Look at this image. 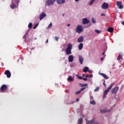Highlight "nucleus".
<instances>
[{"instance_id":"nucleus-62","label":"nucleus","mask_w":124,"mask_h":124,"mask_svg":"<svg viewBox=\"0 0 124 124\" xmlns=\"http://www.w3.org/2000/svg\"><path fill=\"white\" fill-rule=\"evenodd\" d=\"M30 30H28V31H29Z\"/></svg>"},{"instance_id":"nucleus-31","label":"nucleus","mask_w":124,"mask_h":124,"mask_svg":"<svg viewBox=\"0 0 124 124\" xmlns=\"http://www.w3.org/2000/svg\"><path fill=\"white\" fill-rule=\"evenodd\" d=\"M37 27H38V23H37V24H36L35 25H34V27H33V30H35V29H36V28H37Z\"/></svg>"},{"instance_id":"nucleus-42","label":"nucleus","mask_w":124,"mask_h":124,"mask_svg":"<svg viewBox=\"0 0 124 124\" xmlns=\"http://www.w3.org/2000/svg\"><path fill=\"white\" fill-rule=\"evenodd\" d=\"M26 34H28V32H26L25 33V34L24 35V37H23V39H25L26 38Z\"/></svg>"},{"instance_id":"nucleus-49","label":"nucleus","mask_w":124,"mask_h":124,"mask_svg":"<svg viewBox=\"0 0 124 124\" xmlns=\"http://www.w3.org/2000/svg\"><path fill=\"white\" fill-rule=\"evenodd\" d=\"M91 77H93V74H91L90 76H89V78H91Z\"/></svg>"},{"instance_id":"nucleus-27","label":"nucleus","mask_w":124,"mask_h":124,"mask_svg":"<svg viewBox=\"0 0 124 124\" xmlns=\"http://www.w3.org/2000/svg\"><path fill=\"white\" fill-rule=\"evenodd\" d=\"M95 32H96V33H101V31L96 29L95 30Z\"/></svg>"},{"instance_id":"nucleus-50","label":"nucleus","mask_w":124,"mask_h":124,"mask_svg":"<svg viewBox=\"0 0 124 124\" xmlns=\"http://www.w3.org/2000/svg\"><path fill=\"white\" fill-rule=\"evenodd\" d=\"M76 101L77 102H78V101H79V98H77Z\"/></svg>"},{"instance_id":"nucleus-60","label":"nucleus","mask_w":124,"mask_h":124,"mask_svg":"<svg viewBox=\"0 0 124 124\" xmlns=\"http://www.w3.org/2000/svg\"><path fill=\"white\" fill-rule=\"evenodd\" d=\"M114 65H115V64H113L112 65V66H114Z\"/></svg>"},{"instance_id":"nucleus-47","label":"nucleus","mask_w":124,"mask_h":124,"mask_svg":"<svg viewBox=\"0 0 124 124\" xmlns=\"http://www.w3.org/2000/svg\"><path fill=\"white\" fill-rule=\"evenodd\" d=\"M85 77H86V78H89L90 76H89V75H86V76H85Z\"/></svg>"},{"instance_id":"nucleus-63","label":"nucleus","mask_w":124,"mask_h":124,"mask_svg":"<svg viewBox=\"0 0 124 124\" xmlns=\"http://www.w3.org/2000/svg\"><path fill=\"white\" fill-rule=\"evenodd\" d=\"M117 100H119V99H117Z\"/></svg>"},{"instance_id":"nucleus-3","label":"nucleus","mask_w":124,"mask_h":124,"mask_svg":"<svg viewBox=\"0 0 124 124\" xmlns=\"http://www.w3.org/2000/svg\"><path fill=\"white\" fill-rule=\"evenodd\" d=\"M113 86H114V83H112L110 85V86L107 90H106L104 92V94L103 95V98H105V97H106L107 94H108V93H109V91H110V90H111V89H112V88H113Z\"/></svg>"},{"instance_id":"nucleus-20","label":"nucleus","mask_w":124,"mask_h":124,"mask_svg":"<svg viewBox=\"0 0 124 124\" xmlns=\"http://www.w3.org/2000/svg\"><path fill=\"white\" fill-rule=\"evenodd\" d=\"M93 122H94V119H92L90 121H87L86 122V124H93Z\"/></svg>"},{"instance_id":"nucleus-26","label":"nucleus","mask_w":124,"mask_h":124,"mask_svg":"<svg viewBox=\"0 0 124 124\" xmlns=\"http://www.w3.org/2000/svg\"><path fill=\"white\" fill-rule=\"evenodd\" d=\"M92 23L93 24H95L96 23V21H95V19L94 18H93V17L92 18Z\"/></svg>"},{"instance_id":"nucleus-55","label":"nucleus","mask_w":124,"mask_h":124,"mask_svg":"<svg viewBox=\"0 0 124 124\" xmlns=\"http://www.w3.org/2000/svg\"><path fill=\"white\" fill-rule=\"evenodd\" d=\"M94 124H98V122H96L95 123H94Z\"/></svg>"},{"instance_id":"nucleus-5","label":"nucleus","mask_w":124,"mask_h":124,"mask_svg":"<svg viewBox=\"0 0 124 124\" xmlns=\"http://www.w3.org/2000/svg\"><path fill=\"white\" fill-rule=\"evenodd\" d=\"M76 31L78 33H81L83 31V26L81 25H78L76 29Z\"/></svg>"},{"instance_id":"nucleus-51","label":"nucleus","mask_w":124,"mask_h":124,"mask_svg":"<svg viewBox=\"0 0 124 124\" xmlns=\"http://www.w3.org/2000/svg\"><path fill=\"white\" fill-rule=\"evenodd\" d=\"M103 60H104V58H103V57H102L101 58V61H103Z\"/></svg>"},{"instance_id":"nucleus-39","label":"nucleus","mask_w":124,"mask_h":124,"mask_svg":"<svg viewBox=\"0 0 124 124\" xmlns=\"http://www.w3.org/2000/svg\"><path fill=\"white\" fill-rule=\"evenodd\" d=\"M81 93V92L80 91H77L76 93V94H79V93Z\"/></svg>"},{"instance_id":"nucleus-48","label":"nucleus","mask_w":124,"mask_h":124,"mask_svg":"<svg viewBox=\"0 0 124 124\" xmlns=\"http://www.w3.org/2000/svg\"><path fill=\"white\" fill-rule=\"evenodd\" d=\"M86 76V75L85 74H83L82 75V77H85Z\"/></svg>"},{"instance_id":"nucleus-1","label":"nucleus","mask_w":124,"mask_h":124,"mask_svg":"<svg viewBox=\"0 0 124 124\" xmlns=\"http://www.w3.org/2000/svg\"><path fill=\"white\" fill-rule=\"evenodd\" d=\"M71 50H72V44L69 43L68 44L67 48H66L65 50L66 54L67 56L71 55V54H72Z\"/></svg>"},{"instance_id":"nucleus-54","label":"nucleus","mask_w":124,"mask_h":124,"mask_svg":"<svg viewBox=\"0 0 124 124\" xmlns=\"http://www.w3.org/2000/svg\"><path fill=\"white\" fill-rule=\"evenodd\" d=\"M46 43H48V39L46 40Z\"/></svg>"},{"instance_id":"nucleus-53","label":"nucleus","mask_w":124,"mask_h":124,"mask_svg":"<svg viewBox=\"0 0 124 124\" xmlns=\"http://www.w3.org/2000/svg\"><path fill=\"white\" fill-rule=\"evenodd\" d=\"M67 27H69V26H70V24H67Z\"/></svg>"},{"instance_id":"nucleus-16","label":"nucleus","mask_w":124,"mask_h":124,"mask_svg":"<svg viewBox=\"0 0 124 124\" xmlns=\"http://www.w3.org/2000/svg\"><path fill=\"white\" fill-rule=\"evenodd\" d=\"M74 60V58L73 57V55H70L68 57V62H72Z\"/></svg>"},{"instance_id":"nucleus-28","label":"nucleus","mask_w":124,"mask_h":124,"mask_svg":"<svg viewBox=\"0 0 124 124\" xmlns=\"http://www.w3.org/2000/svg\"><path fill=\"white\" fill-rule=\"evenodd\" d=\"M32 27V24L31 23H29V24L28 25V28L29 29H31Z\"/></svg>"},{"instance_id":"nucleus-61","label":"nucleus","mask_w":124,"mask_h":124,"mask_svg":"<svg viewBox=\"0 0 124 124\" xmlns=\"http://www.w3.org/2000/svg\"><path fill=\"white\" fill-rule=\"evenodd\" d=\"M27 50H29V48H27Z\"/></svg>"},{"instance_id":"nucleus-6","label":"nucleus","mask_w":124,"mask_h":124,"mask_svg":"<svg viewBox=\"0 0 124 124\" xmlns=\"http://www.w3.org/2000/svg\"><path fill=\"white\" fill-rule=\"evenodd\" d=\"M109 7V4L108 3L104 2L101 6V8L102 9H107Z\"/></svg>"},{"instance_id":"nucleus-33","label":"nucleus","mask_w":124,"mask_h":124,"mask_svg":"<svg viewBox=\"0 0 124 124\" xmlns=\"http://www.w3.org/2000/svg\"><path fill=\"white\" fill-rule=\"evenodd\" d=\"M99 91V87H97L94 90V92H98Z\"/></svg>"},{"instance_id":"nucleus-34","label":"nucleus","mask_w":124,"mask_h":124,"mask_svg":"<svg viewBox=\"0 0 124 124\" xmlns=\"http://www.w3.org/2000/svg\"><path fill=\"white\" fill-rule=\"evenodd\" d=\"M88 86V84H82L81 85V87H86Z\"/></svg>"},{"instance_id":"nucleus-23","label":"nucleus","mask_w":124,"mask_h":124,"mask_svg":"<svg viewBox=\"0 0 124 124\" xmlns=\"http://www.w3.org/2000/svg\"><path fill=\"white\" fill-rule=\"evenodd\" d=\"M89 70V67H85L83 68V72L86 73L87 71Z\"/></svg>"},{"instance_id":"nucleus-24","label":"nucleus","mask_w":124,"mask_h":124,"mask_svg":"<svg viewBox=\"0 0 124 124\" xmlns=\"http://www.w3.org/2000/svg\"><path fill=\"white\" fill-rule=\"evenodd\" d=\"M90 104H92L93 105H95L96 103L94 101V100H93L90 101Z\"/></svg>"},{"instance_id":"nucleus-57","label":"nucleus","mask_w":124,"mask_h":124,"mask_svg":"<svg viewBox=\"0 0 124 124\" xmlns=\"http://www.w3.org/2000/svg\"><path fill=\"white\" fill-rule=\"evenodd\" d=\"M105 53V51H104V52L102 54V55H104Z\"/></svg>"},{"instance_id":"nucleus-10","label":"nucleus","mask_w":124,"mask_h":124,"mask_svg":"<svg viewBox=\"0 0 124 124\" xmlns=\"http://www.w3.org/2000/svg\"><path fill=\"white\" fill-rule=\"evenodd\" d=\"M119 90V87H116L114 88H113L111 90V93H113L114 94H116L117 93V92H118V90Z\"/></svg>"},{"instance_id":"nucleus-11","label":"nucleus","mask_w":124,"mask_h":124,"mask_svg":"<svg viewBox=\"0 0 124 124\" xmlns=\"http://www.w3.org/2000/svg\"><path fill=\"white\" fill-rule=\"evenodd\" d=\"M89 23L90 21L88 20V18H85L82 19V24H83V25H87V24H89Z\"/></svg>"},{"instance_id":"nucleus-4","label":"nucleus","mask_w":124,"mask_h":124,"mask_svg":"<svg viewBox=\"0 0 124 124\" xmlns=\"http://www.w3.org/2000/svg\"><path fill=\"white\" fill-rule=\"evenodd\" d=\"M55 1H57V0H46V4L47 6H51L55 3Z\"/></svg>"},{"instance_id":"nucleus-58","label":"nucleus","mask_w":124,"mask_h":124,"mask_svg":"<svg viewBox=\"0 0 124 124\" xmlns=\"http://www.w3.org/2000/svg\"><path fill=\"white\" fill-rule=\"evenodd\" d=\"M62 16V17H63V16H64V14H63Z\"/></svg>"},{"instance_id":"nucleus-36","label":"nucleus","mask_w":124,"mask_h":124,"mask_svg":"<svg viewBox=\"0 0 124 124\" xmlns=\"http://www.w3.org/2000/svg\"><path fill=\"white\" fill-rule=\"evenodd\" d=\"M55 40H56V41H59V38L57 36L55 37Z\"/></svg>"},{"instance_id":"nucleus-40","label":"nucleus","mask_w":124,"mask_h":124,"mask_svg":"<svg viewBox=\"0 0 124 124\" xmlns=\"http://www.w3.org/2000/svg\"><path fill=\"white\" fill-rule=\"evenodd\" d=\"M80 109L82 110V109L84 108V106H83V105H80Z\"/></svg>"},{"instance_id":"nucleus-59","label":"nucleus","mask_w":124,"mask_h":124,"mask_svg":"<svg viewBox=\"0 0 124 124\" xmlns=\"http://www.w3.org/2000/svg\"><path fill=\"white\" fill-rule=\"evenodd\" d=\"M82 117H83V118H84V117H85V116H84V115H82Z\"/></svg>"},{"instance_id":"nucleus-14","label":"nucleus","mask_w":124,"mask_h":124,"mask_svg":"<svg viewBox=\"0 0 124 124\" xmlns=\"http://www.w3.org/2000/svg\"><path fill=\"white\" fill-rule=\"evenodd\" d=\"M78 58H79V62L80 64H83V62H84V58L82 56L79 55L78 56Z\"/></svg>"},{"instance_id":"nucleus-56","label":"nucleus","mask_w":124,"mask_h":124,"mask_svg":"<svg viewBox=\"0 0 124 124\" xmlns=\"http://www.w3.org/2000/svg\"><path fill=\"white\" fill-rule=\"evenodd\" d=\"M122 25H123V26H124V21L122 22Z\"/></svg>"},{"instance_id":"nucleus-2","label":"nucleus","mask_w":124,"mask_h":124,"mask_svg":"<svg viewBox=\"0 0 124 124\" xmlns=\"http://www.w3.org/2000/svg\"><path fill=\"white\" fill-rule=\"evenodd\" d=\"M19 3V0H13L12 1V3L10 5L11 8L12 9H15V8H16L18 7V4Z\"/></svg>"},{"instance_id":"nucleus-43","label":"nucleus","mask_w":124,"mask_h":124,"mask_svg":"<svg viewBox=\"0 0 124 124\" xmlns=\"http://www.w3.org/2000/svg\"><path fill=\"white\" fill-rule=\"evenodd\" d=\"M82 80H84V81H87V80H88V79H87V78H82Z\"/></svg>"},{"instance_id":"nucleus-12","label":"nucleus","mask_w":124,"mask_h":124,"mask_svg":"<svg viewBox=\"0 0 124 124\" xmlns=\"http://www.w3.org/2000/svg\"><path fill=\"white\" fill-rule=\"evenodd\" d=\"M111 110H112V108H110V109H108L107 108L101 109L100 110V113H108Z\"/></svg>"},{"instance_id":"nucleus-46","label":"nucleus","mask_w":124,"mask_h":124,"mask_svg":"<svg viewBox=\"0 0 124 124\" xmlns=\"http://www.w3.org/2000/svg\"><path fill=\"white\" fill-rule=\"evenodd\" d=\"M103 85H104V87H106V84H105V81H104V82L103 83Z\"/></svg>"},{"instance_id":"nucleus-30","label":"nucleus","mask_w":124,"mask_h":124,"mask_svg":"<svg viewBox=\"0 0 124 124\" xmlns=\"http://www.w3.org/2000/svg\"><path fill=\"white\" fill-rule=\"evenodd\" d=\"M94 0H91L90 1L89 5H92L93 4V2L94 1Z\"/></svg>"},{"instance_id":"nucleus-41","label":"nucleus","mask_w":124,"mask_h":124,"mask_svg":"<svg viewBox=\"0 0 124 124\" xmlns=\"http://www.w3.org/2000/svg\"><path fill=\"white\" fill-rule=\"evenodd\" d=\"M90 100H93V96H90Z\"/></svg>"},{"instance_id":"nucleus-7","label":"nucleus","mask_w":124,"mask_h":124,"mask_svg":"<svg viewBox=\"0 0 124 124\" xmlns=\"http://www.w3.org/2000/svg\"><path fill=\"white\" fill-rule=\"evenodd\" d=\"M122 1H117L116 2V4L118 7V8H119V9H123L124 8V6H123V5H122Z\"/></svg>"},{"instance_id":"nucleus-8","label":"nucleus","mask_w":124,"mask_h":124,"mask_svg":"<svg viewBox=\"0 0 124 124\" xmlns=\"http://www.w3.org/2000/svg\"><path fill=\"white\" fill-rule=\"evenodd\" d=\"M46 15L45 13H42L40 15H39V19L40 21H41V20H43L45 17H46Z\"/></svg>"},{"instance_id":"nucleus-15","label":"nucleus","mask_w":124,"mask_h":124,"mask_svg":"<svg viewBox=\"0 0 124 124\" xmlns=\"http://www.w3.org/2000/svg\"><path fill=\"white\" fill-rule=\"evenodd\" d=\"M120 60H123V53H121L119 54L117 60L119 61V62H121V61H120Z\"/></svg>"},{"instance_id":"nucleus-22","label":"nucleus","mask_w":124,"mask_h":124,"mask_svg":"<svg viewBox=\"0 0 124 124\" xmlns=\"http://www.w3.org/2000/svg\"><path fill=\"white\" fill-rule=\"evenodd\" d=\"M78 49L79 50H82V49H83V43H80L78 45Z\"/></svg>"},{"instance_id":"nucleus-18","label":"nucleus","mask_w":124,"mask_h":124,"mask_svg":"<svg viewBox=\"0 0 124 124\" xmlns=\"http://www.w3.org/2000/svg\"><path fill=\"white\" fill-rule=\"evenodd\" d=\"M83 41H84V37L82 36H79L78 39V42L80 43L81 42H83Z\"/></svg>"},{"instance_id":"nucleus-32","label":"nucleus","mask_w":124,"mask_h":124,"mask_svg":"<svg viewBox=\"0 0 124 124\" xmlns=\"http://www.w3.org/2000/svg\"><path fill=\"white\" fill-rule=\"evenodd\" d=\"M52 23H50L48 25V27H47V29H50V28H51V27H52Z\"/></svg>"},{"instance_id":"nucleus-9","label":"nucleus","mask_w":124,"mask_h":124,"mask_svg":"<svg viewBox=\"0 0 124 124\" xmlns=\"http://www.w3.org/2000/svg\"><path fill=\"white\" fill-rule=\"evenodd\" d=\"M4 74L7 75V78H10V77H11V73H10V71L8 70L5 71Z\"/></svg>"},{"instance_id":"nucleus-13","label":"nucleus","mask_w":124,"mask_h":124,"mask_svg":"<svg viewBox=\"0 0 124 124\" xmlns=\"http://www.w3.org/2000/svg\"><path fill=\"white\" fill-rule=\"evenodd\" d=\"M99 75H101V76H102V77H103L105 79H109V77H108L107 75L104 73L99 72Z\"/></svg>"},{"instance_id":"nucleus-52","label":"nucleus","mask_w":124,"mask_h":124,"mask_svg":"<svg viewBox=\"0 0 124 124\" xmlns=\"http://www.w3.org/2000/svg\"><path fill=\"white\" fill-rule=\"evenodd\" d=\"M79 0H75V1H76L77 2H78V1H79Z\"/></svg>"},{"instance_id":"nucleus-19","label":"nucleus","mask_w":124,"mask_h":124,"mask_svg":"<svg viewBox=\"0 0 124 124\" xmlns=\"http://www.w3.org/2000/svg\"><path fill=\"white\" fill-rule=\"evenodd\" d=\"M7 89V86L5 85H3L1 86L0 90L1 91H5Z\"/></svg>"},{"instance_id":"nucleus-17","label":"nucleus","mask_w":124,"mask_h":124,"mask_svg":"<svg viewBox=\"0 0 124 124\" xmlns=\"http://www.w3.org/2000/svg\"><path fill=\"white\" fill-rule=\"evenodd\" d=\"M58 4H63L65 2V0H56Z\"/></svg>"},{"instance_id":"nucleus-29","label":"nucleus","mask_w":124,"mask_h":124,"mask_svg":"<svg viewBox=\"0 0 124 124\" xmlns=\"http://www.w3.org/2000/svg\"><path fill=\"white\" fill-rule=\"evenodd\" d=\"M68 81H73V78L71 77H69L67 78Z\"/></svg>"},{"instance_id":"nucleus-38","label":"nucleus","mask_w":124,"mask_h":124,"mask_svg":"<svg viewBox=\"0 0 124 124\" xmlns=\"http://www.w3.org/2000/svg\"><path fill=\"white\" fill-rule=\"evenodd\" d=\"M84 90H86V88L85 87L81 88L79 91H80V92H82V91H84Z\"/></svg>"},{"instance_id":"nucleus-45","label":"nucleus","mask_w":124,"mask_h":124,"mask_svg":"<svg viewBox=\"0 0 124 124\" xmlns=\"http://www.w3.org/2000/svg\"><path fill=\"white\" fill-rule=\"evenodd\" d=\"M88 72H89V73H92V72H93V71L91 70H88Z\"/></svg>"},{"instance_id":"nucleus-25","label":"nucleus","mask_w":124,"mask_h":124,"mask_svg":"<svg viewBox=\"0 0 124 124\" xmlns=\"http://www.w3.org/2000/svg\"><path fill=\"white\" fill-rule=\"evenodd\" d=\"M82 123H83V119L82 118H80L78 120V123L79 124H82Z\"/></svg>"},{"instance_id":"nucleus-21","label":"nucleus","mask_w":124,"mask_h":124,"mask_svg":"<svg viewBox=\"0 0 124 124\" xmlns=\"http://www.w3.org/2000/svg\"><path fill=\"white\" fill-rule=\"evenodd\" d=\"M113 31H114V28L112 27H109L108 29V31L109 32H113Z\"/></svg>"},{"instance_id":"nucleus-37","label":"nucleus","mask_w":124,"mask_h":124,"mask_svg":"<svg viewBox=\"0 0 124 124\" xmlns=\"http://www.w3.org/2000/svg\"><path fill=\"white\" fill-rule=\"evenodd\" d=\"M76 102V101H73L70 103H69V104H73L74 103H75Z\"/></svg>"},{"instance_id":"nucleus-44","label":"nucleus","mask_w":124,"mask_h":124,"mask_svg":"<svg viewBox=\"0 0 124 124\" xmlns=\"http://www.w3.org/2000/svg\"><path fill=\"white\" fill-rule=\"evenodd\" d=\"M101 16H105V14H104V13H102V14H101Z\"/></svg>"},{"instance_id":"nucleus-35","label":"nucleus","mask_w":124,"mask_h":124,"mask_svg":"<svg viewBox=\"0 0 124 124\" xmlns=\"http://www.w3.org/2000/svg\"><path fill=\"white\" fill-rule=\"evenodd\" d=\"M78 79H79V80H83V78L81 76H78Z\"/></svg>"}]
</instances>
